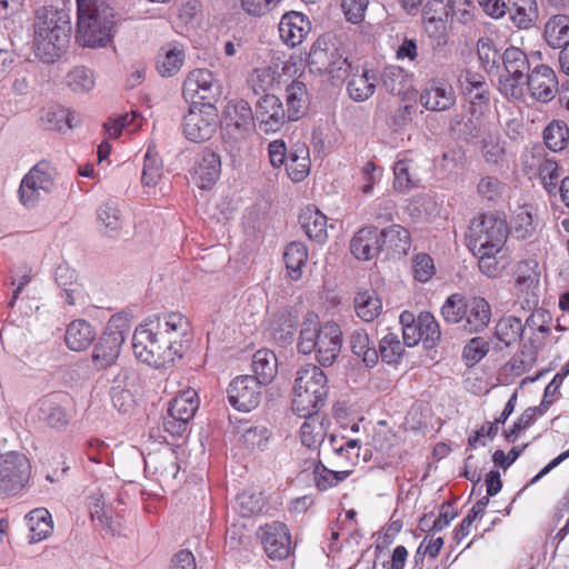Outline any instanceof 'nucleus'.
Returning a JSON list of instances; mask_svg holds the SVG:
<instances>
[{
    "mask_svg": "<svg viewBox=\"0 0 569 569\" xmlns=\"http://www.w3.org/2000/svg\"><path fill=\"white\" fill-rule=\"evenodd\" d=\"M316 412L300 415L306 420L300 427V440L309 449H318L326 437V428L322 418Z\"/></svg>",
    "mask_w": 569,
    "mask_h": 569,
    "instance_id": "obj_32",
    "label": "nucleus"
},
{
    "mask_svg": "<svg viewBox=\"0 0 569 569\" xmlns=\"http://www.w3.org/2000/svg\"><path fill=\"white\" fill-rule=\"evenodd\" d=\"M78 40L84 47H106L116 26L110 0H77Z\"/></svg>",
    "mask_w": 569,
    "mask_h": 569,
    "instance_id": "obj_2",
    "label": "nucleus"
},
{
    "mask_svg": "<svg viewBox=\"0 0 569 569\" xmlns=\"http://www.w3.org/2000/svg\"><path fill=\"white\" fill-rule=\"evenodd\" d=\"M412 76L399 66H387L381 73V82L387 91L400 96L411 86Z\"/></svg>",
    "mask_w": 569,
    "mask_h": 569,
    "instance_id": "obj_40",
    "label": "nucleus"
},
{
    "mask_svg": "<svg viewBox=\"0 0 569 569\" xmlns=\"http://www.w3.org/2000/svg\"><path fill=\"white\" fill-rule=\"evenodd\" d=\"M526 88L535 100L545 103L551 101L558 91L555 71L546 64L535 67L525 79Z\"/></svg>",
    "mask_w": 569,
    "mask_h": 569,
    "instance_id": "obj_17",
    "label": "nucleus"
},
{
    "mask_svg": "<svg viewBox=\"0 0 569 569\" xmlns=\"http://www.w3.org/2000/svg\"><path fill=\"white\" fill-rule=\"evenodd\" d=\"M70 34L71 23L64 11L43 9L34 23L36 56L44 63L53 62L68 46Z\"/></svg>",
    "mask_w": 569,
    "mask_h": 569,
    "instance_id": "obj_3",
    "label": "nucleus"
},
{
    "mask_svg": "<svg viewBox=\"0 0 569 569\" xmlns=\"http://www.w3.org/2000/svg\"><path fill=\"white\" fill-rule=\"evenodd\" d=\"M254 121L264 133H273L290 121L281 100L274 94H264L256 103Z\"/></svg>",
    "mask_w": 569,
    "mask_h": 569,
    "instance_id": "obj_15",
    "label": "nucleus"
},
{
    "mask_svg": "<svg viewBox=\"0 0 569 569\" xmlns=\"http://www.w3.org/2000/svg\"><path fill=\"white\" fill-rule=\"evenodd\" d=\"M352 352L361 358L367 367H373L379 359V353L365 329H355L350 335Z\"/></svg>",
    "mask_w": 569,
    "mask_h": 569,
    "instance_id": "obj_37",
    "label": "nucleus"
},
{
    "mask_svg": "<svg viewBox=\"0 0 569 569\" xmlns=\"http://www.w3.org/2000/svg\"><path fill=\"white\" fill-rule=\"evenodd\" d=\"M221 173L220 156L210 149H203L194 158L190 176L193 183L203 190L210 189Z\"/></svg>",
    "mask_w": 569,
    "mask_h": 569,
    "instance_id": "obj_19",
    "label": "nucleus"
},
{
    "mask_svg": "<svg viewBox=\"0 0 569 569\" xmlns=\"http://www.w3.org/2000/svg\"><path fill=\"white\" fill-rule=\"evenodd\" d=\"M357 316L366 322L373 321L382 311V302L373 290L358 292L355 297Z\"/></svg>",
    "mask_w": 569,
    "mask_h": 569,
    "instance_id": "obj_38",
    "label": "nucleus"
},
{
    "mask_svg": "<svg viewBox=\"0 0 569 569\" xmlns=\"http://www.w3.org/2000/svg\"><path fill=\"white\" fill-rule=\"evenodd\" d=\"M184 58L182 46L177 43L164 44L158 51L156 68L162 77H172L182 68Z\"/></svg>",
    "mask_w": 569,
    "mask_h": 569,
    "instance_id": "obj_29",
    "label": "nucleus"
},
{
    "mask_svg": "<svg viewBox=\"0 0 569 569\" xmlns=\"http://www.w3.org/2000/svg\"><path fill=\"white\" fill-rule=\"evenodd\" d=\"M543 38L553 49L569 46V16L555 14L545 24Z\"/></svg>",
    "mask_w": 569,
    "mask_h": 569,
    "instance_id": "obj_31",
    "label": "nucleus"
},
{
    "mask_svg": "<svg viewBox=\"0 0 569 569\" xmlns=\"http://www.w3.org/2000/svg\"><path fill=\"white\" fill-rule=\"evenodd\" d=\"M31 465L17 451L0 453V496L13 495L29 481Z\"/></svg>",
    "mask_w": 569,
    "mask_h": 569,
    "instance_id": "obj_12",
    "label": "nucleus"
},
{
    "mask_svg": "<svg viewBox=\"0 0 569 569\" xmlns=\"http://www.w3.org/2000/svg\"><path fill=\"white\" fill-rule=\"evenodd\" d=\"M310 31L309 20L300 12L282 16L279 23V34L282 41L291 48L300 44Z\"/></svg>",
    "mask_w": 569,
    "mask_h": 569,
    "instance_id": "obj_26",
    "label": "nucleus"
},
{
    "mask_svg": "<svg viewBox=\"0 0 569 569\" xmlns=\"http://www.w3.org/2000/svg\"><path fill=\"white\" fill-rule=\"evenodd\" d=\"M283 260L289 277L298 280L302 276V268L308 260V249L305 243L293 241L289 243L283 253Z\"/></svg>",
    "mask_w": 569,
    "mask_h": 569,
    "instance_id": "obj_39",
    "label": "nucleus"
},
{
    "mask_svg": "<svg viewBox=\"0 0 569 569\" xmlns=\"http://www.w3.org/2000/svg\"><path fill=\"white\" fill-rule=\"evenodd\" d=\"M479 258V270L489 278H497L501 274L505 266L499 261L497 254L499 252H472Z\"/></svg>",
    "mask_w": 569,
    "mask_h": 569,
    "instance_id": "obj_59",
    "label": "nucleus"
},
{
    "mask_svg": "<svg viewBox=\"0 0 569 569\" xmlns=\"http://www.w3.org/2000/svg\"><path fill=\"white\" fill-rule=\"evenodd\" d=\"M162 177V162L153 148L149 147L144 154L141 181L144 186H156Z\"/></svg>",
    "mask_w": 569,
    "mask_h": 569,
    "instance_id": "obj_54",
    "label": "nucleus"
},
{
    "mask_svg": "<svg viewBox=\"0 0 569 569\" xmlns=\"http://www.w3.org/2000/svg\"><path fill=\"white\" fill-rule=\"evenodd\" d=\"M182 93L187 100L199 99L210 102L220 94V84L210 70L196 69L186 78Z\"/></svg>",
    "mask_w": 569,
    "mask_h": 569,
    "instance_id": "obj_16",
    "label": "nucleus"
},
{
    "mask_svg": "<svg viewBox=\"0 0 569 569\" xmlns=\"http://www.w3.org/2000/svg\"><path fill=\"white\" fill-rule=\"evenodd\" d=\"M56 170L46 161L34 164L22 178L19 186L20 203L27 208H36L54 189Z\"/></svg>",
    "mask_w": 569,
    "mask_h": 569,
    "instance_id": "obj_8",
    "label": "nucleus"
},
{
    "mask_svg": "<svg viewBox=\"0 0 569 569\" xmlns=\"http://www.w3.org/2000/svg\"><path fill=\"white\" fill-rule=\"evenodd\" d=\"M287 114L289 120H298L306 111L308 92L306 84L301 81H292L286 89Z\"/></svg>",
    "mask_w": 569,
    "mask_h": 569,
    "instance_id": "obj_36",
    "label": "nucleus"
},
{
    "mask_svg": "<svg viewBox=\"0 0 569 569\" xmlns=\"http://www.w3.org/2000/svg\"><path fill=\"white\" fill-rule=\"evenodd\" d=\"M412 270L415 279L420 282L429 281L435 274L433 260L427 253H419L413 258Z\"/></svg>",
    "mask_w": 569,
    "mask_h": 569,
    "instance_id": "obj_61",
    "label": "nucleus"
},
{
    "mask_svg": "<svg viewBox=\"0 0 569 569\" xmlns=\"http://www.w3.org/2000/svg\"><path fill=\"white\" fill-rule=\"evenodd\" d=\"M28 523L32 541L46 539L52 531V520L48 510L34 509L28 513Z\"/></svg>",
    "mask_w": 569,
    "mask_h": 569,
    "instance_id": "obj_50",
    "label": "nucleus"
},
{
    "mask_svg": "<svg viewBox=\"0 0 569 569\" xmlns=\"http://www.w3.org/2000/svg\"><path fill=\"white\" fill-rule=\"evenodd\" d=\"M505 148L498 134L489 133L482 140V156L491 163H497L502 158Z\"/></svg>",
    "mask_w": 569,
    "mask_h": 569,
    "instance_id": "obj_60",
    "label": "nucleus"
},
{
    "mask_svg": "<svg viewBox=\"0 0 569 569\" xmlns=\"http://www.w3.org/2000/svg\"><path fill=\"white\" fill-rule=\"evenodd\" d=\"M536 261L522 262L518 268L517 284L520 290L532 292L539 286V272L536 271Z\"/></svg>",
    "mask_w": 569,
    "mask_h": 569,
    "instance_id": "obj_55",
    "label": "nucleus"
},
{
    "mask_svg": "<svg viewBox=\"0 0 569 569\" xmlns=\"http://www.w3.org/2000/svg\"><path fill=\"white\" fill-rule=\"evenodd\" d=\"M351 252L359 260H371L382 249L381 232L377 228L360 229L351 240Z\"/></svg>",
    "mask_w": 569,
    "mask_h": 569,
    "instance_id": "obj_27",
    "label": "nucleus"
},
{
    "mask_svg": "<svg viewBox=\"0 0 569 569\" xmlns=\"http://www.w3.org/2000/svg\"><path fill=\"white\" fill-rule=\"evenodd\" d=\"M523 335H530L529 340L535 350L542 348L551 331V317L545 310H535L523 325Z\"/></svg>",
    "mask_w": 569,
    "mask_h": 569,
    "instance_id": "obj_28",
    "label": "nucleus"
},
{
    "mask_svg": "<svg viewBox=\"0 0 569 569\" xmlns=\"http://www.w3.org/2000/svg\"><path fill=\"white\" fill-rule=\"evenodd\" d=\"M535 210L531 206L519 207L511 219V230L519 239L531 237L537 229Z\"/></svg>",
    "mask_w": 569,
    "mask_h": 569,
    "instance_id": "obj_43",
    "label": "nucleus"
},
{
    "mask_svg": "<svg viewBox=\"0 0 569 569\" xmlns=\"http://www.w3.org/2000/svg\"><path fill=\"white\" fill-rule=\"evenodd\" d=\"M264 507L261 495L242 492L238 495L236 509L242 517H252L262 512Z\"/></svg>",
    "mask_w": 569,
    "mask_h": 569,
    "instance_id": "obj_56",
    "label": "nucleus"
},
{
    "mask_svg": "<svg viewBox=\"0 0 569 569\" xmlns=\"http://www.w3.org/2000/svg\"><path fill=\"white\" fill-rule=\"evenodd\" d=\"M198 408L199 398L196 390L189 388L181 391L171 401L168 409V417L163 422L166 431L172 436L181 437Z\"/></svg>",
    "mask_w": 569,
    "mask_h": 569,
    "instance_id": "obj_13",
    "label": "nucleus"
},
{
    "mask_svg": "<svg viewBox=\"0 0 569 569\" xmlns=\"http://www.w3.org/2000/svg\"><path fill=\"white\" fill-rule=\"evenodd\" d=\"M67 86L76 93H86L96 86L94 72L83 66L76 67L67 74Z\"/></svg>",
    "mask_w": 569,
    "mask_h": 569,
    "instance_id": "obj_52",
    "label": "nucleus"
},
{
    "mask_svg": "<svg viewBox=\"0 0 569 569\" xmlns=\"http://www.w3.org/2000/svg\"><path fill=\"white\" fill-rule=\"evenodd\" d=\"M190 322L179 312L148 319L132 336L134 356L153 368H167L180 359L191 339Z\"/></svg>",
    "mask_w": 569,
    "mask_h": 569,
    "instance_id": "obj_1",
    "label": "nucleus"
},
{
    "mask_svg": "<svg viewBox=\"0 0 569 569\" xmlns=\"http://www.w3.org/2000/svg\"><path fill=\"white\" fill-rule=\"evenodd\" d=\"M381 243L397 254H407L411 247L410 233L403 227L392 224L381 231Z\"/></svg>",
    "mask_w": 569,
    "mask_h": 569,
    "instance_id": "obj_45",
    "label": "nucleus"
},
{
    "mask_svg": "<svg viewBox=\"0 0 569 569\" xmlns=\"http://www.w3.org/2000/svg\"><path fill=\"white\" fill-rule=\"evenodd\" d=\"M229 403L239 411H250L261 399V385L253 376H239L228 387Z\"/></svg>",
    "mask_w": 569,
    "mask_h": 569,
    "instance_id": "obj_14",
    "label": "nucleus"
},
{
    "mask_svg": "<svg viewBox=\"0 0 569 569\" xmlns=\"http://www.w3.org/2000/svg\"><path fill=\"white\" fill-rule=\"evenodd\" d=\"M546 146L557 152L565 149L569 139V129L562 121H552L543 131Z\"/></svg>",
    "mask_w": 569,
    "mask_h": 569,
    "instance_id": "obj_53",
    "label": "nucleus"
},
{
    "mask_svg": "<svg viewBox=\"0 0 569 569\" xmlns=\"http://www.w3.org/2000/svg\"><path fill=\"white\" fill-rule=\"evenodd\" d=\"M286 170L295 182L302 181L310 171L309 148L305 143H296L288 153Z\"/></svg>",
    "mask_w": 569,
    "mask_h": 569,
    "instance_id": "obj_30",
    "label": "nucleus"
},
{
    "mask_svg": "<svg viewBox=\"0 0 569 569\" xmlns=\"http://www.w3.org/2000/svg\"><path fill=\"white\" fill-rule=\"evenodd\" d=\"M333 50H337V48L328 47L327 42L323 40H317L313 43L308 57V62L311 70L320 74L330 71V63L332 59H335Z\"/></svg>",
    "mask_w": 569,
    "mask_h": 569,
    "instance_id": "obj_48",
    "label": "nucleus"
},
{
    "mask_svg": "<svg viewBox=\"0 0 569 569\" xmlns=\"http://www.w3.org/2000/svg\"><path fill=\"white\" fill-rule=\"evenodd\" d=\"M379 350L385 362L395 363L401 357L403 347L397 335L388 333L380 340Z\"/></svg>",
    "mask_w": 569,
    "mask_h": 569,
    "instance_id": "obj_57",
    "label": "nucleus"
},
{
    "mask_svg": "<svg viewBox=\"0 0 569 569\" xmlns=\"http://www.w3.org/2000/svg\"><path fill=\"white\" fill-rule=\"evenodd\" d=\"M507 9L510 20L519 29L531 28L538 19L536 0H510Z\"/></svg>",
    "mask_w": 569,
    "mask_h": 569,
    "instance_id": "obj_34",
    "label": "nucleus"
},
{
    "mask_svg": "<svg viewBox=\"0 0 569 569\" xmlns=\"http://www.w3.org/2000/svg\"><path fill=\"white\" fill-rule=\"evenodd\" d=\"M96 338V331L86 320L72 321L66 331V343L73 351L86 350Z\"/></svg>",
    "mask_w": 569,
    "mask_h": 569,
    "instance_id": "obj_33",
    "label": "nucleus"
},
{
    "mask_svg": "<svg viewBox=\"0 0 569 569\" xmlns=\"http://www.w3.org/2000/svg\"><path fill=\"white\" fill-rule=\"evenodd\" d=\"M382 169L377 167L373 162H367L360 172L359 188L365 194H370L373 186L381 178Z\"/></svg>",
    "mask_w": 569,
    "mask_h": 569,
    "instance_id": "obj_62",
    "label": "nucleus"
},
{
    "mask_svg": "<svg viewBox=\"0 0 569 569\" xmlns=\"http://www.w3.org/2000/svg\"><path fill=\"white\" fill-rule=\"evenodd\" d=\"M441 317L447 323L459 325L467 333H479L490 322L491 307L482 297L466 298L453 293L442 305Z\"/></svg>",
    "mask_w": 569,
    "mask_h": 569,
    "instance_id": "obj_5",
    "label": "nucleus"
},
{
    "mask_svg": "<svg viewBox=\"0 0 569 569\" xmlns=\"http://www.w3.org/2000/svg\"><path fill=\"white\" fill-rule=\"evenodd\" d=\"M219 127L218 109L211 102H193L183 120V133L193 142H203L216 133Z\"/></svg>",
    "mask_w": 569,
    "mask_h": 569,
    "instance_id": "obj_11",
    "label": "nucleus"
},
{
    "mask_svg": "<svg viewBox=\"0 0 569 569\" xmlns=\"http://www.w3.org/2000/svg\"><path fill=\"white\" fill-rule=\"evenodd\" d=\"M342 347V331L335 322L318 326L313 319L302 323L298 349L303 355L316 353L317 361L323 366H331L338 358Z\"/></svg>",
    "mask_w": 569,
    "mask_h": 569,
    "instance_id": "obj_4",
    "label": "nucleus"
},
{
    "mask_svg": "<svg viewBox=\"0 0 569 569\" xmlns=\"http://www.w3.org/2000/svg\"><path fill=\"white\" fill-rule=\"evenodd\" d=\"M418 330L425 348H433L441 338L440 326L430 312H420L418 318Z\"/></svg>",
    "mask_w": 569,
    "mask_h": 569,
    "instance_id": "obj_51",
    "label": "nucleus"
},
{
    "mask_svg": "<svg viewBox=\"0 0 569 569\" xmlns=\"http://www.w3.org/2000/svg\"><path fill=\"white\" fill-rule=\"evenodd\" d=\"M376 89V78L368 70H363L360 74H353L348 82V92L355 101H366Z\"/></svg>",
    "mask_w": 569,
    "mask_h": 569,
    "instance_id": "obj_46",
    "label": "nucleus"
},
{
    "mask_svg": "<svg viewBox=\"0 0 569 569\" xmlns=\"http://www.w3.org/2000/svg\"><path fill=\"white\" fill-rule=\"evenodd\" d=\"M523 332L521 320L513 316L503 317L496 325V337L505 347L517 342Z\"/></svg>",
    "mask_w": 569,
    "mask_h": 569,
    "instance_id": "obj_47",
    "label": "nucleus"
},
{
    "mask_svg": "<svg viewBox=\"0 0 569 569\" xmlns=\"http://www.w3.org/2000/svg\"><path fill=\"white\" fill-rule=\"evenodd\" d=\"M328 378L316 365L300 367L293 385L292 410L297 415H310L319 410L328 396Z\"/></svg>",
    "mask_w": 569,
    "mask_h": 569,
    "instance_id": "obj_6",
    "label": "nucleus"
},
{
    "mask_svg": "<svg viewBox=\"0 0 569 569\" xmlns=\"http://www.w3.org/2000/svg\"><path fill=\"white\" fill-rule=\"evenodd\" d=\"M227 127H232L243 137L254 129V114L250 104L244 100H231L223 110Z\"/></svg>",
    "mask_w": 569,
    "mask_h": 569,
    "instance_id": "obj_25",
    "label": "nucleus"
},
{
    "mask_svg": "<svg viewBox=\"0 0 569 569\" xmlns=\"http://www.w3.org/2000/svg\"><path fill=\"white\" fill-rule=\"evenodd\" d=\"M299 219L306 234L311 240L323 242L327 239V217L319 209L307 207Z\"/></svg>",
    "mask_w": 569,
    "mask_h": 569,
    "instance_id": "obj_35",
    "label": "nucleus"
},
{
    "mask_svg": "<svg viewBox=\"0 0 569 569\" xmlns=\"http://www.w3.org/2000/svg\"><path fill=\"white\" fill-rule=\"evenodd\" d=\"M395 181L397 188L406 190L418 186L420 177L417 172V166L412 159H399L393 166Z\"/></svg>",
    "mask_w": 569,
    "mask_h": 569,
    "instance_id": "obj_49",
    "label": "nucleus"
},
{
    "mask_svg": "<svg viewBox=\"0 0 569 569\" xmlns=\"http://www.w3.org/2000/svg\"><path fill=\"white\" fill-rule=\"evenodd\" d=\"M509 227L503 218L495 214H481L475 218L469 227L467 244L472 252H501Z\"/></svg>",
    "mask_w": 569,
    "mask_h": 569,
    "instance_id": "obj_7",
    "label": "nucleus"
},
{
    "mask_svg": "<svg viewBox=\"0 0 569 569\" xmlns=\"http://www.w3.org/2000/svg\"><path fill=\"white\" fill-rule=\"evenodd\" d=\"M260 539L270 559L281 560L290 555L291 536L284 523L274 521L261 527Z\"/></svg>",
    "mask_w": 569,
    "mask_h": 569,
    "instance_id": "obj_18",
    "label": "nucleus"
},
{
    "mask_svg": "<svg viewBox=\"0 0 569 569\" xmlns=\"http://www.w3.org/2000/svg\"><path fill=\"white\" fill-rule=\"evenodd\" d=\"M477 51L481 64L486 70L491 71L497 67L500 56L490 38H480L477 42Z\"/></svg>",
    "mask_w": 569,
    "mask_h": 569,
    "instance_id": "obj_58",
    "label": "nucleus"
},
{
    "mask_svg": "<svg viewBox=\"0 0 569 569\" xmlns=\"http://www.w3.org/2000/svg\"><path fill=\"white\" fill-rule=\"evenodd\" d=\"M36 417L50 428L63 429L69 425L68 415L62 400L57 395H51L40 399L33 409Z\"/></svg>",
    "mask_w": 569,
    "mask_h": 569,
    "instance_id": "obj_24",
    "label": "nucleus"
},
{
    "mask_svg": "<svg viewBox=\"0 0 569 569\" xmlns=\"http://www.w3.org/2000/svg\"><path fill=\"white\" fill-rule=\"evenodd\" d=\"M144 471L159 482L169 483L179 472L178 457L172 449L164 448L148 453L144 458Z\"/></svg>",
    "mask_w": 569,
    "mask_h": 569,
    "instance_id": "obj_21",
    "label": "nucleus"
},
{
    "mask_svg": "<svg viewBox=\"0 0 569 569\" xmlns=\"http://www.w3.org/2000/svg\"><path fill=\"white\" fill-rule=\"evenodd\" d=\"M56 281L61 289L60 298L67 306H81L88 302V292L76 270L68 266H59L56 270Z\"/></svg>",
    "mask_w": 569,
    "mask_h": 569,
    "instance_id": "obj_20",
    "label": "nucleus"
},
{
    "mask_svg": "<svg viewBox=\"0 0 569 569\" xmlns=\"http://www.w3.org/2000/svg\"><path fill=\"white\" fill-rule=\"evenodd\" d=\"M453 0H429L423 8V20L429 34L438 36V43L446 42L447 21L452 14Z\"/></svg>",
    "mask_w": 569,
    "mask_h": 569,
    "instance_id": "obj_23",
    "label": "nucleus"
},
{
    "mask_svg": "<svg viewBox=\"0 0 569 569\" xmlns=\"http://www.w3.org/2000/svg\"><path fill=\"white\" fill-rule=\"evenodd\" d=\"M97 220L100 230L108 236L117 234L121 227V212L114 201H107L102 203L97 210Z\"/></svg>",
    "mask_w": 569,
    "mask_h": 569,
    "instance_id": "obj_42",
    "label": "nucleus"
},
{
    "mask_svg": "<svg viewBox=\"0 0 569 569\" xmlns=\"http://www.w3.org/2000/svg\"><path fill=\"white\" fill-rule=\"evenodd\" d=\"M128 331L129 326L124 317L119 315L111 317L106 332L101 336L92 352V362L97 369H106L116 362Z\"/></svg>",
    "mask_w": 569,
    "mask_h": 569,
    "instance_id": "obj_10",
    "label": "nucleus"
},
{
    "mask_svg": "<svg viewBox=\"0 0 569 569\" xmlns=\"http://www.w3.org/2000/svg\"><path fill=\"white\" fill-rule=\"evenodd\" d=\"M505 70L499 78V90L517 100L525 98V79L529 73V62L526 53L516 47H510L502 54Z\"/></svg>",
    "mask_w": 569,
    "mask_h": 569,
    "instance_id": "obj_9",
    "label": "nucleus"
},
{
    "mask_svg": "<svg viewBox=\"0 0 569 569\" xmlns=\"http://www.w3.org/2000/svg\"><path fill=\"white\" fill-rule=\"evenodd\" d=\"M282 0H240L242 10L252 17H262L279 6Z\"/></svg>",
    "mask_w": 569,
    "mask_h": 569,
    "instance_id": "obj_63",
    "label": "nucleus"
},
{
    "mask_svg": "<svg viewBox=\"0 0 569 569\" xmlns=\"http://www.w3.org/2000/svg\"><path fill=\"white\" fill-rule=\"evenodd\" d=\"M489 351V343L481 337L472 338L463 348L462 356L473 363L479 362Z\"/></svg>",
    "mask_w": 569,
    "mask_h": 569,
    "instance_id": "obj_64",
    "label": "nucleus"
},
{
    "mask_svg": "<svg viewBox=\"0 0 569 569\" xmlns=\"http://www.w3.org/2000/svg\"><path fill=\"white\" fill-rule=\"evenodd\" d=\"M252 371L260 385L270 382L277 372V358L268 349L258 350L252 357Z\"/></svg>",
    "mask_w": 569,
    "mask_h": 569,
    "instance_id": "obj_41",
    "label": "nucleus"
},
{
    "mask_svg": "<svg viewBox=\"0 0 569 569\" xmlns=\"http://www.w3.org/2000/svg\"><path fill=\"white\" fill-rule=\"evenodd\" d=\"M419 101L421 106L431 111H447L456 103V94L451 84L431 80L422 90Z\"/></svg>",
    "mask_w": 569,
    "mask_h": 569,
    "instance_id": "obj_22",
    "label": "nucleus"
},
{
    "mask_svg": "<svg viewBox=\"0 0 569 569\" xmlns=\"http://www.w3.org/2000/svg\"><path fill=\"white\" fill-rule=\"evenodd\" d=\"M352 470H331L327 468L321 461H318L312 471L313 483L317 489L320 491H327L340 482L345 481L350 475Z\"/></svg>",
    "mask_w": 569,
    "mask_h": 569,
    "instance_id": "obj_44",
    "label": "nucleus"
}]
</instances>
